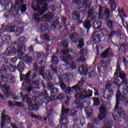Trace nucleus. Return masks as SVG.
I'll use <instances>...</instances> for the list:
<instances>
[{"instance_id":"nucleus-48","label":"nucleus","mask_w":128,"mask_h":128,"mask_svg":"<svg viewBox=\"0 0 128 128\" xmlns=\"http://www.w3.org/2000/svg\"><path fill=\"white\" fill-rule=\"evenodd\" d=\"M92 114H94V110L92 108H90L86 112V116L88 118H92Z\"/></svg>"},{"instance_id":"nucleus-11","label":"nucleus","mask_w":128,"mask_h":128,"mask_svg":"<svg viewBox=\"0 0 128 128\" xmlns=\"http://www.w3.org/2000/svg\"><path fill=\"white\" fill-rule=\"evenodd\" d=\"M80 68L82 70V74H88L89 78H94L96 76V72L94 70V68L90 66L88 68L86 67H80L79 72H80Z\"/></svg>"},{"instance_id":"nucleus-38","label":"nucleus","mask_w":128,"mask_h":128,"mask_svg":"<svg viewBox=\"0 0 128 128\" xmlns=\"http://www.w3.org/2000/svg\"><path fill=\"white\" fill-rule=\"evenodd\" d=\"M100 64L101 66L104 68H107L108 66H110V60H100Z\"/></svg>"},{"instance_id":"nucleus-60","label":"nucleus","mask_w":128,"mask_h":128,"mask_svg":"<svg viewBox=\"0 0 128 128\" xmlns=\"http://www.w3.org/2000/svg\"><path fill=\"white\" fill-rule=\"evenodd\" d=\"M50 70H51V72H52V74H58V68L57 67H54V65H50Z\"/></svg>"},{"instance_id":"nucleus-54","label":"nucleus","mask_w":128,"mask_h":128,"mask_svg":"<svg viewBox=\"0 0 128 128\" xmlns=\"http://www.w3.org/2000/svg\"><path fill=\"white\" fill-rule=\"evenodd\" d=\"M19 6H20V12H22V14H24L26 12V4H22L21 5Z\"/></svg>"},{"instance_id":"nucleus-55","label":"nucleus","mask_w":128,"mask_h":128,"mask_svg":"<svg viewBox=\"0 0 128 128\" xmlns=\"http://www.w3.org/2000/svg\"><path fill=\"white\" fill-rule=\"evenodd\" d=\"M57 84L58 86H59L61 88V89L62 90H66V84H64V82H61L60 83H57Z\"/></svg>"},{"instance_id":"nucleus-44","label":"nucleus","mask_w":128,"mask_h":128,"mask_svg":"<svg viewBox=\"0 0 128 128\" xmlns=\"http://www.w3.org/2000/svg\"><path fill=\"white\" fill-rule=\"evenodd\" d=\"M93 26L96 30H100L102 26V22L100 21H95L93 23Z\"/></svg>"},{"instance_id":"nucleus-59","label":"nucleus","mask_w":128,"mask_h":128,"mask_svg":"<svg viewBox=\"0 0 128 128\" xmlns=\"http://www.w3.org/2000/svg\"><path fill=\"white\" fill-rule=\"evenodd\" d=\"M86 124V118H83L80 120V126L79 128H82Z\"/></svg>"},{"instance_id":"nucleus-22","label":"nucleus","mask_w":128,"mask_h":128,"mask_svg":"<svg viewBox=\"0 0 128 128\" xmlns=\"http://www.w3.org/2000/svg\"><path fill=\"white\" fill-rule=\"evenodd\" d=\"M50 26L48 24L44 23L40 25V30L42 34H50Z\"/></svg>"},{"instance_id":"nucleus-8","label":"nucleus","mask_w":128,"mask_h":128,"mask_svg":"<svg viewBox=\"0 0 128 128\" xmlns=\"http://www.w3.org/2000/svg\"><path fill=\"white\" fill-rule=\"evenodd\" d=\"M70 36V38L73 44H77L78 42V44L77 46L78 48L80 50L84 46V39L82 38L81 40H79L78 34L76 32H73Z\"/></svg>"},{"instance_id":"nucleus-7","label":"nucleus","mask_w":128,"mask_h":128,"mask_svg":"<svg viewBox=\"0 0 128 128\" xmlns=\"http://www.w3.org/2000/svg\"><path fill=\"white\" fill-rule=\"evenodd\" d=\"M1 30L2 32H14L16 34V36H20L24 32V29L22 28H18V25H14L12 26H10L6 30L4 28V26H2L1 28Z\"/></svg>"},{"instance_id":"nucleus-41","label":"nucleus","mask_w":128,"mask_h":128,"mask_svg":"<svg viewBox=\"0 0 128 128\" xmlns=\"http://www.w3.org/2000/svg\"><path fill=\"white\" fill-rule=\"evenodd\" d=\"M51 62L52 64H54V66H58L60 62V59L58 56L54 55L52 56Z\"/></svg>"},{"instance_id":"nucleus-2","label":"nucleus","mask_w":128,"mask_h":128,"mask_svg":"<svg viewBox=\"0 0 128 128\" xmlns=\"http://www.w3.org/2000/svg\"><path fill=\"white\" fill-rule=\"evenodd\" d=\"M26 37L20 36L18 39V41H14L11 43L10 46L6 48L4 52V56H16V54H18L20 56H23L24 54V52H26Z\"/></svg>"},{"instance_id":"nucleus-57","label":"nucleus","mask_w":128,"mask_h":128,"mask_svg":"<svg viewBox=\"0 0 128 128\" xmlns=\"http://www.w3.org/2000/svg\"><path fill=\"white\" fill-rule=\"evenodd\" d=\"M24 62L26 64H28V66H30V63L32 62V56L27 57L25 60Z\"/></svg>"},{"instance_id":"nucleus-51","label":"nucleus","mask_w":128,"mask_h":128,"mask_svg":"<svg viewBox=\"0 0 128 128\" xmlns=\"http://www.w3.org/2000/svg\"><path fill=\"white\" fill-rule=\"evenodd\" d=\"M75 125L70 126V128H80V119H75L74 120Z\"/></svg>"},{"instance_id":"nucleus-5","label":"nucleus","mask_w":128,"mask_h":128,"mask_svg":"<svg viewBox=\"0 0 128 128\" xmlns=\"http://www.w3.org/2000/svg\"><path fill=\"white\" fill-rule=\"evenodd\" d=\"M38 76H44V68H42L39 70V72H36L33 70L28 71L26 74L21 75L20 80V82L24 80L27 84H31V80H37Z\"/></svg>"},{"instance_id":"nucleus-53","label":"nucleus","mask_w":128,"mask_h":128,"mask_svg":"<svg viewBox=\"0 0 128 128\" xmlns=\"http://www.w3.org/2000/svg\"><path fill=\"white\" fill-rule=\"evenodd\" d=\"M116 31H114V30H111L110 32L108 35V40H112V38H114V34H116Z\"/></svg>"},{"instance_id":"nucleus-39","label":"nucleus","mask_w":128,"mask_h":128,"mask_svg":"<svg viewBox=\"0 0 128 128\" xmlns=\"http://www.w3.org/2000/svg\"><path fill=\"white\" fill-rule=\"evenodd\" d=\"M110 48H108L103 52H102L100 54L101 58H108V56L110 55Z\"/></svg>"},{"instance_id":"nucleus-28","label":"nucleus","mask_w":128,"mask_h":128,"mask_svg":"<svg viewBox=\"0 0 128 128\" xmlns=\"http://www.w3.org/2000/svg\"><path fill=\"white\" fill-rule=\"evenodd\" d=\"M24 2V0H17L15 2V4L14 6V8L13 12H16V14H18L20 12V6L21 4H23Z\"/></svg>"},{"instance_id":"nucleus-64","label":"nucleus","mask_w":128,"mask_h":128,"mask_svg":"<svg viewBox=\"0 0 128 128\" xmlns=\"http://www.w3.org/2000/svg\"><path fill=\"white\" fill-rule=\"evenodd\" d=\"M64 98H66V95H64V94H60L56 97V98L58 100H64Z\"/></svg>"},{"instance_id":"nucleus-43","label":"nucleus","mask_w":128,"mask_h":128,"mask_svg":"<svg viewBox=\"0 0 128 128\" xmlns=\"http://www.w3.org/2000/svg\"><path fill=\"white\" fill-rule=\"evenodd\" d=\"M61 22L62 24H63V26L64 30H68V26H70L69 24H66V22H68V20L66 19V17H63L61 19Z\"/></svg>"},{"instance_id":"nucleus-21","label":"nucleus","mask_w":128,"mask_h":128,"mask_svg":"<svg viewBox=\"0 0 128 128\" xmlns=\"http://www.w3.org/2000/svg\"><path fill=\"white\" fill-rule=\"evenodd\" d=\"M60 124L62 122L60 128H68V124L70 122V118L66 116H60Z\"/></svg>"},{"instance_id":"nucleus-63","label":"nucleus","mask_w":128,"mask_h":128,"mask_svg":"<svg viewBox=\"0 0 128 128\" xmlns=\"http://www.w3.org/2000/svg\"><path fill=\"white\" fill-rule=\"evenodd\" d=\"M112 124L110 122H107L104 124L103 128H112Z\"/></svg>"},{"instance_id":"nucleus-40","label":"nucleus","mask_w":128,"mask_h":128,"mask_svg":"<svg viewBox=\"0 0 128 128\" xmlns=\"http://www.w3.org/2000/svg\"><path fill=\"white\" fill-rule=\"evenodd\" d=\"M110 8L112 10V12H114V11L116 10V8L118 6V4L116 2V0H110Z\"/></svg>"},{"instance_id":"nucleus-4","label":"nucleus","mask_w":128,"mask_h":128,"mask_svg":"<svg viewBox=\"0 0 128 128\" xmlns=\"http://www.w3.org/2000/svg\"><path fill=\"white\" fill-rule=\"evenodd\" d=\"M8 66L3 64L0 66V80L2 82L6 84H14L16 82V77L12 74H8Z\"/></svg>"},{"instance_id":"nucleus-3","label":"nucleus","mask_w":128,"mask_h":128,"mask_svg":"<svg viewBox=\"0 0 128 128\" xmlns=\"http://www.w3.org/2000/svg\"><path fill=\"white\" fill-rule=\"evenodd\" d=\"M16 98L17 100L22 98V102H26V104H27L28 110H34L36 112L38 110V106H40L44 104L42 100L37 96H33L32 100V102L38 104L32 103L28 94H24L22 92H20L18 94V96H17Z\"/></svg>"},{"instance_id":"nucleus-47","label":"nucleus","mask_w":128,"mask_h":128,"mask_svg":"<svg viewBox=\"0 0 128 128\" xmlns=\"http://www.w3.org/2000/svg\"><path fill=\"white\" fill-rule=\"evenodd\" d=\"M92 100L94 102V106H98L100 104V101L98 98L94 96L92 98Z\"/></svg>"},{"instance_id":"nucleus-14","label":"nucleus","mask_w":128,"mask_h":128,"mask_svg":"<svg viewBox=\"0 0 128 128\" xmlns=\"http://www.w3.org/2000/svg\"><path fill=\"white\" fill-rule=\"evenodd\" d=\"M102 34L101 31H94L93 32L91 36L92 38L93 42H96V44H98L102 40V38H100L102 36V35L100 34Z\"/></svg>"},{"instance_id":"nucleus-26","label":"nucleus","mask_w":128,"mask_h":128,"mask_svg":"<svg viewBox=\"0 0 128 128\" xmlns=\"http://www.w3.org/2000/svg\"><path fill=\"white\" fill-rule=\"evenodd\" d=\"M18 70L20 74V78L22 74V72L24 70V69L26 68V64H24V61H20L18 64L17 65V68H16Z\"/></svg>"},{"instance_id":"nucleus-9","label":"nucleus","mask_w":128,"mask_h":128,"mask_svg":"<svg viewBox=\"0 0 128 128\" xmlns=\"http://www.w3.org/2000/svg\"><path fill=\"white\" fill-rule=\"evenodd\" d=\"M34 45H31L28 48V52L30 54H32L34 58V60L38 62L40 58H44L46 55L42 52H35L34 49Z\"/></svg>"},{"instance_id":"nucleus-42","label":"nucleus","mask_w":128,"mask_h":128,"mask_svg":"<svg viewBox=\"0 0 128 128\" xmlns=\"http://www.w3.org/2000/svg\"><path fill=\"white\" fill-rule=\"evenodd\" d=\"M82 6L85 10L90 8L92 6V2L90 0H84L82 2Z\"/></svg>"},{"instance_id":"nucleus-29","label":"nucleus","mask_w":128,"mask_h":128,"mask_svg":"<svg viewBox=\"0 0 128 128\" xmlns=\"http://www.w3.org/2000/svg\"><path fill=\"white\" fill-rule=\"evenodd\" d=\"M100 114L98 116L99 120H102L104 118H106V109L105 108H100Z\"/></svg>"},{"instance_id":"nucleus-20","label":"nucleus","mask_w":128,"mask_h":128,"mask_svg":"<svg viewBox=\"0 0 128 128\" xmlns=\"http://www.w3.org/2000/svg\"><path fill=\"white\" fill-rule=\"evenodd\" d=\"M123 110L124 112V117L122 116V113L121 112L120 114L118 112L116 111V107H114V112L117 114H116V113H114L113 114H112L113 119L114 120H120V118H123V120H125L126 116V111L124 110V108Z\"/></svg>"},{"instance_id":"nucleus-12","label":"nucleus","mask_w":128,"mask_h":128,"mask_svg":"<svg viewBox=\"0 0 128 128\" xmlns=\"http://www.w3.org/2000/svg\"><path fill=\"white\" fill-rule=\"evenodd\" d=\"M106 89L104 90V98L106 100H108V98H110L114 96V90L112 88H110V84H106Z\"/></svg>"},{"instance_id":"nucleus-23","label":"nucleus","mask_w":128,"mask_h":128,"mask_svg":"<svg viewBox=\"0 0 128 128\" xmlns=\"http://www.w3.org/2000/svg\"><path fill=\"white\" fill-rule=\"evenodd\" d=\"M1 88L6 98H8L10 94V85L6 84H4L2 85Z\"/></svg>"},{"instance_id":"nucleus-35","label":"nucleus","mask_w":128,"mask_h":128,"mask_svg":"<svg viewBox=\"0 0 128 128\" xmlns=\"http://www.w3.org/2000/svg\"><path fill=\"white\" fill-rule=\"evenodd\" d=\"M3 38V42L4 44H10L12 42V37L9 34H5L2 36Z\"/></svg>"},{"instance_id":"nucleus-58","label":"nucleus","mask_w":128,"mask_h":128,"mask_svg":"<svg viewBox=\"0 0 128 128\" xmlns=\"http://www.w3.org/2000/svg\"><path fill=\"white\" fill-rule=\"evenodd\" d=\"M65 78L66 80H72V78H74V74L72 72H69L66 74Z\"/></svg>"},{"instance_id":"nucleus-33","label":"nucleus","mask_w":128,"mask_h":128,"mask_svg":"<svg viewBox=\"0 0 128 128\" xmlns=\"http://www.w3.org/2000/svg\"><path fill=\"white\" fill-rule=\"evenodd\" d=\"M43 78H44L47 82H50L52 80V75L50 74V71H47L44 72V71H43V76H42Z\"/></svg>"},{"instance_id":"nucleus-6","label":"nucleus","mask_w":128,"mask_h":128,"mask_svg":"<svg viewBox=\"0 0 128 128\" xmlns=\"http://www.w3.org/2000/svg\"><path fill=\"white\" fill-rule=\"evenodd\" d=\"M74 52V50L72 49H68L66 50H62L60 52L58 50H56V54L60 56L62 54L63 56H60V60L62 62H66V64H68V60H72V57L70 54Z\"/></svg>"},{"instance_id":"nucleus-30","label":"nucleus","mask_w":128,"mask_h":128,"mask_svg":"<svg viewBox=\"0 0 128 128\" xmlns=\"http://www.w3.org/2000/svg\"><path fill=\"white\" fill-rule=\"evenodd\" d=\"M119 78L122 80V82L120 81V84H118V86H124L128 84V80H126V74L120 73Z\"/></svg>"},{"instance_id":"nucleus-34","label":"nucleus","mask_w":128,"mask_h":128,"mask_svg":"<svg viewBox=\"0 0 128 128\" xmlns=\"http://www.w3.org/2000/svg\"><path fill=\"white\" fill-rule=\"evenodd\" d=\"M72 18L74 20H80V13L78 10H74L72 14Z\"/></svg>"},{"instance_id":"nucleus-32","label":"nucleus","mask_w":128,"mask_h":128,"mask_svg":"<svg viewBox=\"0 0 128 128\" xmlns=\"http://www.w3.org/2000/svg\"><path fill=\"white\" fill-rule=\"evenodd\" d=\"M83 27L86 30L87 34H88L92 28V22L89 20H84L83 22Z\"/></svg>"},{"instance_id":"nucleus-27","label":"nucleus","mask_w":128,"mask_h":128,"mask_svg":"<svg viewBox=\"0 0 128 128\" xmlns=\"http://www.w3.org/2000/svg\"><path fill=\"white\" fill-rule=\"evenodd\" d=\"M70 110L68 108H66V106H62L61 108V116H66V118H68L70 114Z\"/></svg>"},{"instance_id":"nucleus-62","label":"nucleus","mask_w":128,"mask_h":128,"mask_svg":"<svg viewBox=\"0 0 128 128\" xmlns=\"http://www.w3.org/2000/svg\"><path fill=\"white\" fill-rule=\"evenodd\" d=\"M84 82H86V80L84 78H81L80 80L77 83L78 86L80 88L84 86Z\"/></svg>"},{"instance_id":"nucleus-13","label":"nucleus","mask_w":128,"mask_h":128,"mask_svg":"<svg viewBox=\"0 0 128 128\" xmlns=\"http://www.w3.org/2000/svg\"><path fill=\"white\" fill-rule=\"evenodd\" d=\"M48 88L50 90V98L51 100H52V99L56 96V94H58V92L59 91L58 88H54L53 85H50V84L48 85Z\"/></svg>"},{"instance_id":"nucleus-1","label":"nucleus","mask_w":128,"mask_h":128,"mask_svg":"<svg viewBox=\"0 0 128 128\" xmlns=\"http://www.w3.org/2000/svg\"><path fill=\"white\" fill-rule=\"evenodd\" d=\"M80 87L76 84L71 88H68V89L64 92L65 94H66V98L67 100H70L72 98V94L74 92H76L74 94L76 100L73 104L75 106V110H82L84 108V105L83 104L84 100L92 96V90H88V92L90 93L89 94H88V91L86 89L83 90L80 92Z\"/></svg>"},{"instance_id":"nucleus-36","label":"nucleus","mask_w":128,"mask_h":128,"mask_svg":"<svg viewBox=\"0 0 128 128\" xmlns=\"http://www.w3.org/2000/svg\"><path fill=\"white\" fill-rule=\"evenodd\" d=\"M6 4L4 6H6L5 8L6 10H8V12H10L12 9L14 8V2H12L11 1H8L6 0Z\"/></svg>"},{"instance_id":"nucleus-18","label":"nucleus","mask_w":128,"mask_h":128,"mask_svg":"<svg viewBox=\"0 0 128 128\" xmlns=\"http://www.w3.org/2000/svg\"><path fill=\"white\" fill-rule=\"evenodd\" d=\"M100 19L103 20H110V10L108 8H105Z\"/></svg>"},{"instance_id":"nucleus-37","label":"nucleus","mask_w":128,"mask_h":128,"mask_svg":"<svg viewBox=\"0 0 128 128\" xmlns=\"http://www.w3.org/2000/svg\"><path fill=\"white\" fill-rule=\"evenodd\" d=\"M58 46L59 48L62 50L64 48H68V42L64 40L58 43Z\"/></svg>"},{"instance_id":"nucleus-49","label":"nucleus","mask_w":128,"mask_h":128,"mask_svg":"<svg viewBox=\"0 0 128 128\" xmlns=\"http://www.w3.org/2000/svg\"><path fill=\"white\" fill-rule=\"evenodd\" d=\"M106 8L102 7V6H99V10L98 12V18H100L102 16V14L104 12V10H106Z\"/></svg>"},{"instance_id":"nucleus-19","label":"nucleus","mask_w":128,"mask_h":128,"mask_svg":"<svg viewBox=\"0 0 128 128\" xmlns=\"http://www.w3.org/2000/svg\"><path fill=\"white\" fill-rule=\"evenodd\" d=\"M39 96H44L43 99L44 100V102L45 104H48L50 102H52V98L50 97V96L48 94V91L46 90H43L41 91V92L39 94Z\"/></svg>"},{"instance_id":"nucleus-45","label":"nucleus","mask_w":128,"mask_h":128,"mask_svg":"<svg viewBox=\"0 0 128 128\" xmlns=\"http://www.w3.org/2000/svg\"><path fill=\"white\" fill-rule=\"evenodd\" d=\"M88 18H91V20H96V17L94 15V10L90 9L88 12Z\"/></svg>"},{"instance_id":"nucleus-24","label":"nucleus","mask_w":128,"mask_h":128,"mask_svg":"<svg viewBox=\"0 0 128 128\" xmlns=\"http://www.w3.org/2000/svg\"><path fill=\"white\" fill-rule=\"evenodd\" d=\"M62 28V26H60V21L58 19H56L52 22L51 30H60Z\"/></svg>"},{"instance_id":"nucleus-17","label":"nucleus","mask_w":128,"mask_h":128,"mask_svg":"<svg viewBox=\"0 0 128 128\" xmlns=\"http://www.w3.org/2000/svg\"><path fill=\"white\" fill-rule=\"evenodd\" d=\"M34 12H36L37 14H34V16L33 17V20H35V22H40V18L38 16H42V14H44V12H46V10H39L38 8H32Z\"/></svg>"},{"instance_id":"nucleus-15","label":"nucleus","mask_w":128,"mask_h":128,"mask_svg":"<svg viewBox=\"0 0 128 128\" xmlns=\"http://www.w3.org/2000/svg\"><path fill=\"white\" fill-rule=\"evenodd\" d=\"M46 2V0H35L32 2V8H38L39 10H42L40 8V6L44 4Z\"/></svg>"},{"instance_id":"nucleus-31","label":"nucleus","mask_w":128,"mask_h":128,"mask_svg":"<svg viewBox=\"0 0 128 128\" xmlns=\"http://www.w3.org/2000/svg\"><path fill=\"white\" fill-rule=\"evenodd\" d=\"M118 16L120 18H121L122 22V24H124V18H128V16L124 14V8L120 9V8H118Z\"/></svg>"},{"instance_id":"nucleus-16","label":"nucleus","mask_w":128,"mask_h":128,"mask_svg":"<svg viewBox=\"0 0 128 128\" xmlns=\"http://www.w3.org/2000/svg\"><path fill=\"white\" fill-rule=\"evenodd\" d=\"M79 52L80 54L79 61L84 62L86 60V56H88V49H86V48H83Z\"/></svg>"},{"instance_id":"nucleus-61","label":"nucleus","mask_w":128,"mask_h":128,"mask_svg":"<svg viewBox=\"0 0 128 128\" xmlns=\"http://www.w3.org/2000/svg\"><path fill=\"white\" fill-rule=\"evenodd\" d=\"M42 37L46 42H48L50 40V36H48V33L42 34Z\"/></svg>"},{"instance_id":"nucleus-52","label":"nucleus","mask_w":128,"mask_h":128,"mask_svg":"<svg viewBox=\"0 0 128 128\" xmlns=\"http://www.w3.org/2000/svg\"><path fill=\"white\" fill-rule=\"evenodd\" d=\"M128 46L127 44H126L124 43H122L120 44V49L122 52H126L128 50Z\"/></svg>"},{"instance_id":"nucleus-10","label":"nucleus","mask_w":128,"mask_h":128,"mask_svg":"<svg viewBox=\"0 0 128 128\" xmlns=\"http://www.w3.org/2000/svg\"><path fill=\"white\" fill-rule=\"evenodd\" d=\"M6 114V110H2L0 114V128H4V125L6 124H10L12 122V118H10V116Z\"/></svg>"},{"instance_id":"nucleus-50","label":"nucleus","mask_w":128,"mask_h":128,"mask_svg":"<svg viewBox=\"0 0 128 128\" xmlns=\"http://www.w3.org/2000/svg\"><path fill=\"white\" fill-rule=\"evenodd\" d=\"M107 28L108 30H113L114 29V22L112 20H108L106 22Z\"/></svg>"},{"instance_id":"nucleus-25","label":"nucleus","mask_w":128,"mask_h":128,"mask_svg":"<svg viewBox=\"0 0 128 128\" xmlns=\"http://www.w3.org/2000/svg\"><path fill=\"white\" fill-rule=\"evenodd\" d=\"M54 18V15H51L50 13L48 12L42 16V20L44 22H51Z\"/></svg>"},{"instance_id":"nucleus-56","label":"nucleus","mask_w":128,"mask_h":128,"mask_svg":"<svg viewBox=\"0 0 128 128\" xmlns=\"http://www.w3.org/2000/svg\"><path fill=\"white\" fill-rule=\"evenodd\" d=\"M30 70H33L35 72H40V68H38V64L35 62L33 64V68Z\"/></svg>"},{"instance_id":"nucleus-46","label":"nucleus","mask_w":128,"mask_h":128,"mask_svg":"<svg viewBox=\"0 0 128 128\" xmlns=\"http://www.w3.org/2000/svg\"><path fill=\"white\" fill-rule=\"evenodd\" d=\"M114 76H115V78L114 80V84H116V86H118V84H120V78L118 76V72H116L114 73Z\"/></svg>"}]
</instances>
